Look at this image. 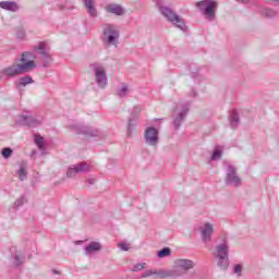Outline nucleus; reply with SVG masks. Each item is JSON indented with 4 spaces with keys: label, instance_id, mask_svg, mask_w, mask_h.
<instances>
[{
    "label": "nucleus",
    "instance_id": "obj_25",
    "mask_svg": "<svg viewBox=\"0 0 279 279\" xmlns=\"http://www.w3.org/2000/svg\"><path fill=\"white\" fill-rule=\"evenodd\" d=\"M217 158H221V149H219V148H216V149L214 150L213 156H211V159H213V160H217Z\"/></svg>",
    "mask_w": 279,
    "mask_h": 279
},
{
    "label": "nucleus",
    "instance_id": "obj_32",
    "mask_svg": "<svg viewBox=\"0 0 279 279\" xmlns=\"http://www.w3.org/2000/svg\"><path fill=\"white\" fill-rule=\"evenodd\" d=\"M234 271H235V274H241V265H235Z\"/></svg>",
    "mask_w": 279,
    "mask_h": 279
},
{
    "label": "nucleus",
    "instance_id": "obj_22",
    "mask_svg": "<svg viewBox=\"0 0 279 279\" xmlns=\"http://www.w3.org/2000/svg\"><path fill=\"white\" fill-rule=\"evenodd\" d=\"M276 14V11L271 10V9H265L263 11V15L267 16L268 19H271V16H274Z\"/></svg>",
    "mask_w": 279,
    "mask_h": 279
},
{
    "label": "nucleus",
    "instance_id": "obj_4",
    "mask_svg": "<svg viewBox=\"0 0 279 279\" xmlns=\"http://www.w3.org/2000/svg\"><path fill=\"white\" fill-rule=\"evenodd\" d=\"M95 77L98 86L100 88H106L108 86V77H106V69L101 65H96L94 68Z\"/></svg>",
    "mask_w": 279,
    "mask_h": 279
},
{
    "label": "nucleus",
    "instance_id": "obj_13",
    "mask_svg": "<svg viewBox=\"0 0 279 279\" xmlns=\"http://www.w3.org/2000/svg\"><path fill=\"white\" fill-rule=\"evenodd\" d=\"M0 8L2 10H9L10 12H16V10H19V4L15 2L2 1L0 2Z\"/></svg>",
    "mask_w": 279,
    "mask_h": 279
},
{
    "label": "nucleus",
    "instance_id": "obj_31",
    "mask_svg": "<svg viewBox=\"0 0 279 279\" xmlns=\"http://www.w3.org/2000/svg\"><path fill=\"white\" fill-rule=\"evenodd\" d=\"M125 93H128V86H123L122 90H120V96L123 97V95H125Z\"/></svg>",
    "mask_w": 279,
    "mask_h": 279
},
{
    "label": "nucleus",
    "instance_id": "obj_8",
    "mask_svg": "<svg viewBox=\"0 0 279 279\" xmlns=\"http://www.w3.org/2000/svg\"><path fill=\"white\" fill-rule=\"evenodd\" d=\"M145 138L148 145H153V146L158 145V130H156L155 128L146 129Z\"/></svg>",
    "mask_w": 279,
    "mask_h": 279
},
{
    "label": "nucleus",
    "instance_id": "obj_20",
    "mask_svg": "<svg viewBox=\"0 0 279 279\" xmlns=\"http://www.w3.org/2000/svg\"><path fill=\"white\" fill-rule=\"evenodd\" d=\"M147 264L145 263H140L136 264L135 266H133L132 271H143V269H145Z\"/></svg>",
    "mask_w": 279,
    "mask_h": 279
},
{
    "label": "nucleus",
    "instance_id": "obj_33",
    "mask_svg": "<svg viewBox=\"0 0 279 279\" xmlns=\"http://www.w3.org/2000/svg\"><path fill=\"white\" fill-rule=\"evenodd\" d=\"M275 5H279V0H270Z\"/></svg>",
    "mask_w": 279,
    "mask_h": 279
},
{
    "label": "nucleus",
    "instance_id": "obj_15",
    "mask_svg": "<svg viewBox=\"0 0 279 279\" xmlns=\"http://www.w3.org/2000/svg\"><path fill=\"white\" fill-rule=\"evenodd\" d=\"M107 12H110L111 14H117L118 16H121L123 14V9L119 4H109L106 7Z\"/></svg>",
    "mask_w": 279,
    "mask_h": 279
},
{
    "label": "nucleus",
    "instance_id": "obj_17",
    "mask_svg": "<svg viewBox=\"0 0 279 279\" xmlns=\"http://www.w3.org/2000/svg\"><path fill=\"white\" fill-rule=\"evenodd\" d=\"M99 250H101V244L97 242H93L86 246L87 254H93V252H99Z\"/></svg>",
    "mask_w": 279,
    "mask_h": 279
},
{
    "label": "nucleus",
    "instance_id": "obj_3",
    "mask_svg": "<svg viewBox=\"0 0 279 279\" xmlns=\"http://www.w3.org/2000/svg\"><path fill=\"white\" fill-rule=\"evenodd\" d=\"M197 7L205 8L204 14L209 21L215 17V9L217 8V2L215 0L201 1L197 3Z\"/></svg>",
    "mask_w": 279,
    "mask_h": 279
},
{
    "label": "nucleus",
    "instance_id": "obj_9",
    "mask_svg": "<svg viewBox=\"0 0 279 279\" xmlns=\"http://www.w3.org/2000/svg\"><path fill=\"white\" fill-rule=\"evenodd\" d=\"M195 264L191 259H178L177 260V271L186 272L189 269H193Z\"/></svg>",
    "mask_w": 279,
    "mask_h": 279
},
{
    "label": "nucleus",
    "instance_id": "obj_16",
    "mask_svg": "<svg viewBox=\"0 0 279 279\" xmlns=\"http://www.w3.org/2000/svg\"><path fill=\"white\" fill-rule=\"evenodd\" d=\"M85 7L90 16H97V9H95L93 0H85Z\"/></svg>",
    "mask_w": 279,
    "mask_h": 279
},
{
    "label": "nucleus",
    "instance_id": "obj_6",
    "mask_svg": "<svg viewBox=\"0 0 279 279\" xmlns=\"http://www.w3.org/2000/svg\"><path fill=\"white\" fill-rule=\"evenodd\" d=\"M119 39V31H116L112 26H107L105 29V43L107 45H114Z\"/></svg>",
    "mask_w": 279,
    "mask_h": 279
},
{
    "label": "nucleus",
    "instance_id": "obj_1",
    "mask_svg": "<svg viewBox=\"0 0 279 279\" xmlns=\"http://www.w3.org/2000/svg\"><path fill=\"white\" fill-rule=\"evenodd\" d=\"M20 66L24 73H29L33 69H36V57L29 51H25L21 54Z\"/></svg>",
    "mask_w": 279,
    "mask_h": 279
},
{
    "label": "nucleus",
    "instance_id": "obj_19",
    "mask_svg": "<svg viewBox=\"0 0 279 279\" xmlns=\"http://www.w3.org/2000/svg\"><path fill=\"white\" fill-rule=\"evenodd\" d=\"M157 255L159 258H165V257L171 255V250L169 247H165V248L158 251Z\"/></svg>",
    "mask_w": 279,
    "mask_h": 279
},
{
    "label": "nucleus",
    "instance_id": "obj_24",
    "mask_svg": "<svg viewBox=\"0 0 279 279\" xmlns=\"http://www.w3.org/2000/svg\"><path fill=\"white\" fill-rule=\"evenodd\" d=\"M19 178L20 180H25V178H27V171H25V168H20L19 170Z\"/></svg>",
    "mask_w": 279,
    "mask_h": 279
},
{
    "label": "nucleus",
    "instance_id": "obj_29",
    "mask_svg": "<svg viewBox=\"0 0 279 279\" xmlns=\"http://www.w3.org/2000/svg\"><path fill=\"white\" fill-rule=\"evenodd\" d=\"M239 123V116L236 113H233L231 116V125H236Z\"/></svg>",
    "mask_w": 279,
    "mask_h": 279
},
{
    "label": "nucleus",
    "instance_id": "obj_27",
    "mask_svg": "<svg viewBox=\"0 0 279 279\" xmlns=\"http://www.w3.org/2000/svg\"><path fill=\"white\" fill-rule=\"evenodd\" d=\"M118 247H120V250H122V252H128L130 250V244H128V243H119Z\"/></svg>",
    "mask_w": 279,
    "mask_h": 279
},
{
    "label": "nucleus",
    "instance_id": "obj_5",
    "mask_svg": "<svg viewBox=\"0 0 279 279\" xmlns=\"http://www.w3.org/2000/svg\"><path fill=\"white\" fill-rule=\"evenodd\" d=\"M217 256L219 257V267L226 269V267H228V246H226V244H221L218 246Z\"/></svg>",
    "mask_w": 279,
    "mask_h": 279
},
{
    "label": "nucleus",
    "instance_id": "obj_26",
    "mask_svg": "<svg viewBox=\"0 0 279 279\" xmlns=\"http://www.w3.org/2000/svg\"><path fill=\"white\" fill-rule=\"evenodd\" d=\"M2 156H3V158H10L12 156L11 148H3Z\"/></svg>",
    "mask_w": 279,
    "mask_h": 279
},
{
    "label": "nucleus",
    "instance_id": "obj_12",
    "mask_svg": "<svg viewBox=\"0 0 279 279\" xmlns=\"http://www.w3.org/2000/svg\"><path fill=\"white\" fill-rule=\"evenodd\" d=\"M227 182H229V184H233V186H239V184H241V179L234 174V168H230Z\"/></svg>",
    "mask_w": 279,
    "mask_h": 279
},
{
    "label": "nucleus",
    "instance_id": "obj_35",
    "mask_svg": "<svg viewBox=\"0 0 279 279\" xmlns=\"http://www.w3.org/2000/svg\"><path fill=\"white\" fill-rule=\"evenodd\" d=\"M56 274H60L59 271H56Z\"/></svg>",
    "mask_w": 279,
    "mask_h": 279
},
{
    "label": "nucleus",
    "instance_id": "obj_18",
    "mask_svg": "<svg viewBox=\"0 0 279 279\" xmlns=\"http://www.w3.org/2000/svg\"><path fill=\"white\" fill-rule=\"evenodd\" d=\"M33 82L31 76H23L17 81V86L21 88V86H27V84H32Z\"/></svg>",
    "mask_w": 279,
    "mask_h": 279
},
{
    "label": "nucleus",
    "instance_id": "obj_23",
    "mask_svg": "<svg viewBox=\"0 0 279 279\" xmlns=\"http://www.w3.org/2000/svg\"><path fill=\"white\" fill-rule=\"evenodd\" d=\"M35 143H36L37 147H39V149H43L44 140H43L41 136L36 135L35 136Z\"/></svg>",
    "mask_w": 279,
    "mask_h": 279
},
{
    "label": "nucleus",
    "instance_id": "obj_7",
    "mask_svg": "<svg viewBox=\"0 0 279 279\" xmlns=\"http://www.w3.org/2000/svg\"><path fill=\"white\" fill-rule=\"evenodd\" d=\"M2 72L8 77H14L16 75H23V73H25L23 68L19 63H13L12 65L5 68Z\"/></svg>",
    "mask_w": 279,
    "mask_h": 279
},
{
    "label": "nucleus",
    "instance_id": "obj_30",
    "mask_svg": "<svg viewBox=\"0 0 279 279\" xmlns=\"http://www.w3.org/2000/svg\"><path fill=\"white\" fill-rule=\"evenodd\" d=\"M23 263V257L15 256V265H21Z\"/></svg>",
    "mask_w": 279,
    "mask_h": 279
},
{
    "label": "nucleus",
    "instance_id": "obj_34",
    "mask_svg": "<svg viewBox=\"0 0 279 279\" xmlns=\"http://www.w3.org/2000/svg\"><path fill=\"white\" fill-rule=\"evenodd\" d=\"M238 1H241L242 3H245V1H247V0H238Z\"/></svg>",
    "mask_w": 279,
    "mask_h": 279
},
{
    "label": "nucleus",
    "instance_id": "obj_11",
    "mask_svg": "<svg viewBox=\"0 0 279 279\" xmlns=\"http://www.w3.org/2000/svg\"><path fill=\"white\" fill-rule=\"evenodd\" d=\"M82 171H88V165L80 163L74 166L73 168H70L68 171V177L73 178L75 173H82Z\"/></svg>",
    "mask_w": 279,
    "mask_h": 279
},
{
    "label": "nucleus",
    "instance_id": "obj_10",
    "mask_svg": "<svg viewBox=\"0 0 279 279\" xmlns=\"http://www.w3.org/2000/svg\"><path fill=\"white\" fill-rule=\"evenodd\" d=\"M213 225L208 222L201 228L202 240L204 243H208L210 241V236H213Z\"/></svg>",
    "mask_w": 279,
    "mask_h": 279
},
{
    "label": "nucleus",
    "instance_id": "obj_2",
    "mask_svg": "<svg viewBox=\"0 0 279 279\" xmlns=\"http://www.w3.org/2000/svg\"><path fill=\"white\" fill-rule=\"evenodd\" d=\"M160 12L166 16V19H168V21H170V23H173V25L178 26L180 29H184L182 19H180L178 14L173 13L169 8L161 7Z\"/></svg>",
    "mask_w": 279,
    "mask_h": 279
},
{
    "label": "nucleus",
    "instance_id": "obj_28",
    "mask_svg": "<svg viewBox=\"0 0 279 279\" xmlns=\"http://www.w3.org/2000/svg\"><path fill=\"white\" fill-rule=\"evenodd\" d=\"M45 47H47V44L45 41H41V43H39L38 47L35 49L40 51V53H45Z\"/></svg>",
    "mask_w": 279,
    "mask_h": 279
},
{
    "label": "nucleus",
    "instance_id": "obj_21",
    "mask_svg": "<svg viewBox=\"0 0 279 279\" xmlns=\"http://www.w3.org/2000/svg\"><path fill=\"white\" fill-rule=\"evenodd\" d=\"M15 36L19 40H23V38H25V31L23 28H17Z\"/></svg>",
    "mask_w": 279,
    "mask_h": 279
},
{
    "label": "nucleus",
    "instance_id": "obj_14",
    "mask_svg": "<svg viewBox=\"0 0 279 279\" xmlns=\"http://www.w3.org/2000/svg\"><path fill=\"white\" fill-rule=\"evenodd\" d=\"M149 276H156V278H167L169 274H167L163 270L156 271V270H147L144 275L143 278H149Z\"/></svg>",
    "mask_w": 279,
    "mask_h": 279
}]
</instances>
